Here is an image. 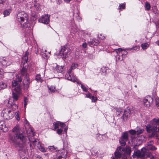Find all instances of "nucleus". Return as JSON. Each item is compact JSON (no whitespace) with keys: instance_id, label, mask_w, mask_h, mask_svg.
I'll return each instance as SVG.
<instances>
[{"instance_id":"37998d69","label":"nucleus","mask_w":159,"mask_h":159,"mask_svg":"<svg viewBox=\"0 0 159 159\" xmlns=\"http://www.w3.org/2000/svg\"><path fill=\"white\" fill-rule=\"evenodd\" d=\"M129 133L132 135H134L135 134H137L136 130H131L129 131Z\"/></svg>"},{"instance_id":"f03ea898","label":"nucleus","mask_w":159,"mask_h":159,"mask_svg":"<svg viewBox=\"0 0 159 159\" xmlns=\"http://www.w3.org/2000/svg\"><path fill=\"white\" fill-rule=\"evenodd\" d=\"M16 138L20 140V142L17 143L16 146L21 148V149L19 150L20 155L24 156L25 154L26 150L24 148L25 146L24 143L26 141V138L21 133H19L18 134H16Z\"/></svg>"},{"instance_id":"b1692460","label":"nucleus","mask_w":159,"mask_h":159,"mask_svg":"<svg viewBox=\"0 0 159 159\" xmlns=\"http://www.w3.org/2000/svg\"><path fill=\"white\" fill-rule=\"evenodd\" d=\"M11 12V10L10 9H8L5 10L3 12V15L4 16H9Z\"/></svg>"},{"instance_id":"338daca9","label":"nucleus","mask_w":159,"mask_h":159,"mask_svg":"<svg viewBox=\"0 0 159 159\" xmlns=\"http://www.w3.org/2000/svg\"><path fill=\"white\" fill-rule=\"evenodd\" d=\"M156 43L159 46V40L156 42Z\"/></svg>"},{"instance_id":"c03bdc74","label":"nucleus","mask_w":159,"mask_h":159,"mask_svg":"<svg viewBox=\"0 0 159 159\" xmlns=\"http://www.w3.org/2000/svg\"><path fill=\"white\" fill-rule=\"evenodd\" d=\"M120 9H123L125 7V4L123 3L122 4H120L119 5Z\"/></svg>"},{"instance_id":"39448f33","label":"nucleus","mask_w":159,"mask_h":159,"mask_svg":"<svg viewBox=\"0 0 159 159\" xmlns=\"http://www.w3.org/2000/svg\"><path fill=\"white\" fill-rule=\"evenodd\" d=\"M29 139L31 142L30 144L31 147L32 145H33L34 148L39 149L42 152H46V149L41 145L39 141L37 139H35L33 136L31 138H29Z\"/></svg>"},{"instance_id":"4be33fe9","label":"nucleus","mask_w":159,"mask_h":159,"mask_svg":"<svg viewBox=\"0 0 159 159\" xmlns=\"http://www.w3.org/2000/svg\"><path fill=\"white\" fill-rule=\"evenodd\" d=\"M13 132L16 135V134L19 133H20V129L19 126L16 125L13 128Z\"/></svg>"},{"instance_id":"5701e85b","label":"nucleus","mask_w":159,"mask_h":159,"mask_svg":"<svg viewBox=\"0 0 159 159\" xmlns=\"http://www.w3.org/2000/svg\"><path fill=\"white\" fill-rule=\"evenodd\" d=\"M7 87L6 84L3 82H0V90L4 89Z\"/></svg>"},{"instance_id":"4d7b16f0","label":"nucleus","mask_w":159,"mask_h":159,"mask_svg":"<svg viewBox=\"0 0 159 159\" xmlns=\"http://www.w3.org/2000/svg\"><path fill=\"white\" fill-rule=\"evenodd\" d=\"M116 59L119 61H121L122 60H121V59L120 58V56L119 55H117L116 57Z\"/></svg>"},{"instance_id":"8fccbe9b","label":"nucleus","mask_w":159,"mask_h":159,"mask_svg":"<svg viewBox=\"0 0 159 159\" xmlns=\"http://www.w3.org/2000/svg\"><path fill=\"white\" fill-rule=\"evenodd\" d=\"M97 99V98L96 97H94V96H92V102H95Z\"/></svg>"},{"instance_id":"4468645a","label":"nucleus","mask_w":159,"mask_h":159,"mask_svg":"<svg viewBox=\"0 0 159 159\" xmlns=\"http://www.w3.org/2000/svg\"><path fill=\"white\" fill-rule=\"evenodd\" d=\"M30 83V78L28 76H25L23 82L24 89H27L29 87Z\"/></svg>"},{"instance_id":"e433bc0d","label":"nucleus","mask_w":159,"mask_h":159,"mask_svg":"<svg viewBox=\"0 0 159 159\" xmlns=\"http://www.w3.org/2000/svg\"><path fill=\"white\" fill-rule=\"evenodd\" d=\"M9 113L8 115V116L9 117V120L12 119L14 116V113L13 111H12L11 110H10V112H9Z\"/></svg>"},{"instance_id":"0eeeda50","label":"nucleus","mask_w":159,"mask_h":159,"mask_svg":"<svg viewBox=\"0 0 159 159\" xmlns=\"http://www.w3.org/2000/svg\"><path fill=\"white\" fill-rule=\"evenodd\" d=\"M21 88L19 87H17L12 89V98H12V102H15L18 100L21 93Z\"/></svg>"},{"instance_id":"bf43d9fd","label":"nucleus","mask_w":159,"mask_h":159,"mask_svg":"<svg viewBox=\"0 0 159 159\" xmlns=\"http://www.w3.org/2000/svg\"><path fill=\"white\" fill-rule=\"evenodd\" d=\"M62 1L61 0H57V3L58 4H60L61 3Z\"/></svg>"},{"instance_id":"79ce46f5","label":"nucleus","mask_w":159,"mask_h":159,"mask_svg":"<svg viewBox=\"0 0 159 159\" xmlns=\"http://www.w3.org/2000/svg\"><path fill=\"white\" fill-rule=\"evenodd\" d=\"M63 130L61 129H59L57 130V133L59 135H61Z\"/></svg>"},{"instance_id":"c85d7f7f","label":"nucleus","mask_w":159,"mask_h":159,"mask_svg":"<svg viewBox=\"0 0 159 159\" xmlns=\"http://www.w3.org/2000/svg\"><path fill=\"white\" fill-rule=\"evenodd\" d=\"M151 5L148 2H146L145 3V8L146 10L149 11L150 9Z\"/></svg>"},{"instance_id":"603ef678","label":"nucleus","mask_w":159,"mask_h":159,"mask_svg":"<svg viewBox=\"0 0 159 159\" xmlns=\"http://www.w3.org/2000/svg\"><path fill=\"white\" fill-rule=\"evenodd\" d=\"M148 148L152 150H156L157 148L154 146H150Z\"/></svg>"},{"instance_id":"a211bd4d","label":"nucleus","mask_w":159,"mask_h":159,"mask_svg":"<svg viewBox=\"0 0 159 159\" xmlns=\"http://www.w3.org/2000/svg\"><path fill=\"white\" fill-rule=\"evenodd\" d=\"M0 129L4 132L7 131L8 130V128L6 127L5 121L3 120L0 121Z\"/></svg>"},{"instance_id":"7c9ffc66","label":"nucleus","mask_w":159,"mask_h":159,"mask_svg":"<svg viewBox=\"0 0 159 159\" xmlns=\"http://www.w3.org/2000/svg\"><path fill=\"white\" fill-rule=\"evenodd\" d=\"M91 45H97L99 43V41L96 39H93L92 41L89 42Z\"/></svg>"},{"instance_id":"4c0bfd02","label":"nucleus","mask_w":159,"mask_h":159,"mask_svg":"<svg viewBox=\"0 0 159 159\" xmlns=\"http://www.w3.org/2000/svg\"><path fill=\"white\" fill-rule=\"evenodd\" d=\"M35 80L38 82H41L43 81V80L41 78L40 75H37L36 76Z\"/></svg>"},{"instance_id":"dca6fc26","label":"nucleus","mask_w":159,"mask_h":159,"mask_svg":"<svg viewBox=\"0 0 159 159\" xmlns=\"http://www.w3.org/2000/svg\"><path fill=\"white\" fill-rule=\"evenodd\" d=\"M0 63L4 66H7L10 65L11 62L9 61L8 58L3 57L0 59Z\"/></svg>"},{"instance_id":"ea45409f","label":"nucleus","mask_w":159,"mask_h":159,"mask_svg":"<svg viewBox=\"0 0 159 159\" xmlns=\"http://www.w3.org/2000/svg\"><path fill=\"white\" fill-rule=\"evenodd\" d=\"M128 52H125V53L123 54H122L121 55L122 56V58L121 60H123L126 57V55L127 54Z\"/></svg>"},{"instance_id":"1a4fd4ad","label":"nucleus","mask_w":159,"mask_h":159,"mask_svg":"<svg viewBox=\"0 0 159 159\" xmlns=\"http://www.w3.org/2000/svg\"><path fill=\"white\" fill-rule=\"evenodd\" d=\"M71 70H69L68 71L67 73L65 75L66 79L74 82H76L78 84L80 83V82L77 79L75 76L71 74Z\"/></svg>"},{"instance_id":"69168bd1","label":"nucleus","mask_w":159,"mask_h":159,"mask_svg":"<svg viewBox=\"0 0 159 159\" xmlns=\"http://www.w3.org/2000/svg\"><path fill=\"white\" fill-rule=\"evenodd\" d=\"M156 25L159 26V21L157 22L156 23Z\"/></svg>"},{"instance_id":"052dcab7","label":"nucleus","mask_w":159,"mask_h":159,"mask_svg":"<svg viewBox=\"0 0 159 159\" xmlns=\"http://www.w3.org/2000/svg\"><path fill=\"white\" fill-rule=\"evenodd\" d=\"M6 0H0V3L3 4L5 2Z\"/></svg>"},{"instance_id":"a18cd8bd","label":"nucleus","mask_w":159,"mask_h":159,"mask_svg":"<svg viewBox=\"0 0 159 159\" xmlns=\"http://www.w3.org/2000/svg\"><path fill=\"white\" fill-rule=\"evenodd\" d=\"M81 87L83 91H87V89L82 84H81Z\"/></svg>"},{"instance_id":"c756f323","label":"nucleus","mask_w":159,"mask_h":159,"mask_svg":"<svg viewBox=\"0 0 159 159\" xmlns=\"http://www.w3.org/2000/svg\"><path fill=\"white\" fill-rule=\"evenodd\" d=\"M50 52H47L46 50H45L42 55L43 57L45 58L50 55Z\"/></svg>"},{"instance_id":"f3484780","label":"nucleus","mask_w":159,"mask_h":159,"mask_svg":"<svg viewBox=\"0 0 159 159\" xmlns=\"http://www.w3.org/2000/svg\"><path fill=\"white\" fill-rule=\"evenodd\" d=\"M130 111L129 109H125L124 111L122 117L124 121H126L130 116Z\"/></svg>"},{"instance_id":"680f3d73","label":"nucleus","mask_w":159,"mask_h":159,"mask_svg":"<svg viewBox=\"0 0 159 159\" xmlns=\"http://www.w3.org/2000/svg\"><path fill=\"white\" fill-rule=\"evenodd\" d=\"M37 159H43L41 157H37Z\"/></svg>"},{"instance_id":"2eb2a0df","label":"nucleus","mask_w":159,"mask_h":159,"mask_svg":"<svg viewBox=\"0 0 159 159\" xmlns=\"http://www.w3.org/2000/svg\"><path fill=\"white\" fill-rule=\"evenodd\" d=\"M10 112V109L8 108L2 110L1 113V116L3 117L4 119L8 120L9 117L8 115Z\"/></svg>"},{"instance_id":"cd10ccee","label":"nucleus","mask_w":159,"mask_h":159,"mask_svg":"<svg viewBox=\"0 0 159 159\" xmlns=\"http://www.w3.org/2000/svg\"><path fill=\"white\" fill-rule=\"evenodd\" d=\"M144 104V105L148 107L150 105V102H148V100L147 99H144L143 100Z\"/></svg>"},{"instance_id":"20e7f679","label":"nucleus","mask_w":159,"mask_h":159,"mask_svg":"<svg viewBox=\"0 0 159 159\" xmlns=\"http://www.w3.org/2000/svg\"><path fill=\"white\" fill-rule=\"evenodd\" d=\"M28 19V16L27 14L24 11L19 12L17 15V20L24 27H26L27 21Z\"/></svg>"},{"instance_id":"0e129e2a","label":"nucleus","mask_w":159,"mask_h":159,"mask_svg":"<svg viewBox=\"0 0 159 159\" xmlns=\"http://www.w3.org/2000/svg\"><path fill=\"white\" fill-rule=\"evenodd\" d=\"M156 132L157 133H159V128H158V129H157V131H156Z\"/></svg>"},{"instance_id":"aec40b11","label":"nucleus","mask_w":159,"mask_h":159,"mask_svg":"<svg viewBox=\"0 0 159 159\" xmlns=\"http://www.w3.org/2000/svg\"><path fill=\"white\" fill-rule=\"evenodd\" d=\"M8 103L10 105L12 109H16L18 108V106L15 104V102H12V98H10L8 101Z\"/></svg>"},{"instance_id":"a878e982","label":"nucleus","mask_w":159,"mask_h":159,"mask_svg":"<svg viewBox=\"0 0 159 159\" xmlns=\"http://www.w3.org/2000/svg\"><path fill=\"white\" fill-rule=\"evenodd\" d=\"M60 124H61V122L60 121H57L56 122H54L53 123L54 127L53 130H55L56 129L58 128Z\"/></svg>"},{"instance_id":"e2e57ef3","label":"nucleus","mask_w":159,"mask_h":159,"mask_svg":"<svg viewBox=\"0 0 159 159\" xmlns=\"http://www.w3.org/2000/svg\"><path fill=\"white\" fill-rule=\"evenodd\" d=\"M67 129H68V128L67 127H65V129H64V131L66 132L67 130Z\"/></svg>"},{"instance_id":"5fc2aeb1","label":"nucleus","mask_w":159,"mask_h":159,"mask_svg":"<svg viewBox=\"0 0 159 159\" xmlns=\"http://www.w3.org/2000/svg\"><path fill=\"white\" fill-rule=\"evenodd\" d=\"M86 97L88 98H90V94L89 93H87L86 94Z\"/></svg>"},{"instance_id":"393cba45","label":"nucleus","mask_w":159,"mask_h":159,"mask_svg":"<svg viewBox=\"0 0 159 159\" xmlns=\"http://www.w3.org/2000/svg\"><path fill=\"white\" fill-rule=\"evenodd\" d=\"M136 130L137 135H139L142 133L144 131V129H141L139 127H138L136 128Z\"/></svg>"},{"instance_id":"f704fd0d","label":"nucleus","mask_w":159,"mask_h":159,"mask_svg":"<svg viewBox=\"0 0 159 159\" xmlns=\"http://www.w3.org/2000/svg\"><path fill=\"white\" fill-rule=\"evenodd\" d=\"M78 66V64L76 63H73L72 64L69 70L72 71V70L75 69Z\"/></svg>"},{"instance_id":"ddd939ff","label":"nucleus","mask_w":159,"mask_h":159,"mask_svg":"<svg viewBox=\"0 0 159 159\" xmlns=\"http://www.w3.org/2000/svg\"><path fill=\"white\" fill-rule=\"evenodd\" d=\"M49 17L50 16L48 15H44L39 19V21L40 22L47 24L49 22Z\"/></svg>"},{"instance_id":"473e14b6","label":"nucleus","mask_w":159,"mask_h":159,"mask_svg":"<svg viewBox=\"0 0 159 159\" xmlns=\"http://www.w3.org/2000/svg\"><path fill=\"white\" fill-rule=\"evenodd\" d=\"M131 50H133V47L132 48H126L125 49H122L121 48H119L117 49V51H118L119 52L122 51H125V50H129L130 51Z\"/></svg>"},{"instance_id":"58836bf2","label":"nucleus","mask_w":159,"mask_h":159,"mask_svg":"<svg viewBox=\"0 0 159 159\" xmlns=\"http://www.w3.org/2000/svg\"><path fill=\"white\" fill-rule=\"evenodd\" d=\"M34 7L36 10L37 11H39L41 9L40 6L38 4L34 5Z\"/></svg>"},{"instance_id":"f257e3e1","label":"nucleus","mask_w":159,"mask_h":159,"mask_svg":"<svg viewBox=\"0 0 159 159\" xmlns=\"http://www.w3.org/2000/svg\"><path fill=\"white\" fill-rule=\"evenodd\" d=\"M131 152V148L130 147L126 146L125 148H124L119 146L115 153V157L117 159H127L126 155H129Z\"/></svg>"},{"instance_id":"6ab92c4d","label":"nucleus","mask_w":159,"mask_h":159,"mask_svg":"<svg viewBox=\"0 0 159 159\" xmlns=\"http://www.w3.org/2000/svg\"><path fill=\"white\" fill-rule=\"evenodd\" d=\"M29 54V52L28 51H26L24 56L22 58V62L23 64L26 63L28 59V55Z\"/></svg>"},{"instance_id":"9b49d317","label":"nucleus","mask_w":159,"mask_h":159,"mask_svg":"<svg viewBox=\"0 0 159 159\" xmlns=\"http://www.w3.org/2000/svg\"><path fill=\"white\" fill-rule=\"evenodd\" d=\"M22 80V78H21V76H20L19 75H17L16 76V78L15 80H13L11 84V86L12 88H16L17 87H20L18 84V82H20Z\"/></svg>"},{"instance_id":"864d4df0","label":"nucleus","mask_w":159,"mask_h":159,"mask_svg":"<svg viewBox=\"0 0 159 159\" xmlns=\"http://www.w3.org/2000/svg\"><path fill=\"white\" fill-rule=\"evenodd\" d=\"M10 141L11 143L14 142V138L13 137H11L10 139Z\"/></svg>"},{"instance_id":"3c124183","label":"nucleus","mask_w":159,"mask_h":159,"mask_svg":"<svg viewBox=\"0 0 159 159\" xmlns=\"http://www.w3.org/2000/svg\"><path fill=\"white\" fill-rule=\"evenodd\" d=\"M27 99L26 98H25L24 100V107L25 108L27 105Z\"/></svg>"},{"instance_id":"de8ad7c7","label":"nucleus","mask_w":159,"mask_h":159,"mask_svg":"<svg viewBox=\"0 0 159 159\" xmlns=\"http://www.w3.org/2000/svg\"><path fill=\"white\" fill-rule=\"evenodd\" d=\"M155 101H156V105L157 106L159 107V98H156Z\"/></svg>"},{"instance_id":"f8f14e48","label":"nucleus","mask_w":159,"mask_h":159,"mask_svg":"<svg viewBox=\"0 0 159 159\" xmlns=\"http://www.w3.org/2000/svg\"><path fill=\"white\" fill-rule=\"evenodd\" d=\"M67 152L64 150H59L57 153V158L65 159L66 158Z\"/></svg>"},{"instance_id":"72a5a7b5","label":"nucleus","mask_w":159,"mask_h":159,"mask_svg":"<svg viewBox=\"0 0 159 159\" xmlns=\"http://www.w3.org/2000/svg\"><path fill=\"white\" fill-rule=\"evenodd\" d=\"M148 46V44L147 43H143L141 45V47L144 50L147 49Z\"/></svg>"},{"instance_id":"13d9d810","label":"nucleus","mask_w":159,"mask_h":159,"mask_svg":"<svg viewBox=\"0 0 159 159\" xmlns=\"http://www.w3.org/2000/svg\"><path fill=\"white\" fill-rule=\"evenodd\" d=\"M82 46L83 48H86L87 46V43H84L82 44Z\"/></svg>"},{"instance_id":"6e6d98bb","label":"nucleus","mask_w":159,"mask_h":159,"mask_svg":"<svg viewBox=\"0 0 159 159\" xmlns=\"http://www.w3.org/2000/svg\"><path fill=\"white\" fill-rule=\"evenodd\" d=\"M66 125L64 123H62L61 122V124H60V126H61V128H63Z\"/></svg>"},{"instance_id":"423d86ee","label":"nucleus","mask_w":159,"mask_h":159,"mask_svg":"<svg viewBox=\"0 0 159 159\" xmlns=\"http://www.w3.org/2000/svg\"><path fill=\"white\" fill-rule=\"evenodd\" d=\"M148 150L145 148H142L141 151H137L134 152V157L138 158H143L146 156L147 159H152L151 157L150 154L148 155Z\"/></svg>"},{"instance_id":"2f4dec72","label":"nucleus","mask_w":159,"mask_h":159,"mask_svg":"<svg viewBox=\"0 0 159 159\" xmlns=\"http://www.w3.org/2000/svg\"><path fill=\"white\" fill-rule=\"evenodd\" d=\"M49 90L51 92H55L56 90V89L55 87L53 86H51L50 87H48Z\"/></svg>"},{"instance_id":"bb28decb","label":"nucleus","mask_w":159,"mask_h":159,"mask_svg":"<svg viewBox=\"0 0 159 159\" xmlns=\"http://www.w3.org/2000/svg\"><path fill=\"white\" fill-rule=\"evenodd\" d=\"M21 74L22 75H26V76H28L27 73V70L24 67L21 70Z\"/></svg>"},{"instance_id":"49530a36","label":"nucleus","mask_w":159,"mask_h":159,"mask_svg":"<svg viewBox=\"0 0 159 159\" xmlns=\"http://www.w3.org/2000/svg\"><path fill=\"white\" fill-rule=\"evenodd\" d=\"M140 48V47L139 46H137L134 47H133V50H136L138 49H139Z\"/></svg>"},{"instance_id":"7ed1b4c3","label":"nucleus","mask_w":159,"mask_h":159,"mask_svg":"<svg viewBox=\"0 0 159 159\" xmlns=\"http://www.w3.org/2000/svg\"><path fill=\"white\" fill-rule=\"evenodd\" d=\"M159 125V118L158 117L154 118L151 120L150 124L148 125L146 127L147 130L149 133L152 132L154 133L157 131V126Z\"/></svg>"},{"instance_id":"9d476101","label":"nucleus","mask_w":159,"mask_h":159,"mask_svg":"<svg viewBox=\"0 0 159 159\" xmlns=\"http://www.w3.org/2000/svg\"><path fill=\"white\" fill-rule=\"evenodd\" d=\"M128 139V133L127 132L123 133L121 138L119 139V143L121 145L120 146H125L126 144V142Z\"/></svg>"},{"instance_id":"a19ab883","label":"nucleus","mask_w":159,"mask_h":159,"mask_svg":"<svg viewBox=\"0 0 159 159\" xmlns=\"http://www.w3.org/2000/svg\"><path fill=\"white\" fill-rule=\"evenodd\" d=\"M48 149L49 150L52 151L54 150L56 148H55L54 146H51L48 147Z\"/></svg>"},{"instance_id":"412c9836","label":"nucleus","mask_w":159,"mask_h":159,"mask_svg":"<svg viewBox=\"0 0 159 159\" xmlns=\"http://www.w3.org/2000/svg\"><path fill=\"white\" fill-rule=\"evenodd\" d=\"M53 70L58 73H61L63 70V66L57 65V66L54 67Z\"/></svg>"},{"instance_id":"774afa93","label":"nucleus","mask_w":159,"mask_h":159,"mask_svg":"<svg viewBox=\"0 0 159 159\" xmlns=\"http://www.w3.org/2000/svg\"><path fill=\"white\" fill-rule=\"evenodd\" d=\"M3 73L2 71L1 70H0V75H2Z\"/></svg>"},{"instance_id":"09e8293b","label":"nucleus","mask_w":159,"mask_h":159,"mask_svg":"<svg viewBox=\"0 0 159 159\" xmlns=\"http://www.w3.org/2000/svg\"><path fill=\"white\" fill-rule=\"evenodd\" d=\"M98 37L100 39H101L102 40L104 39L105 38V37L102 34L98 35Z\"/></svg>"},{"instance_id":"c9c22d12","label":"nucleus","mask_w":159,"mask_h":159,"mask_svg":"<svg viewBox=\"0 0 159 159\" xmlns=\"http://www.w3.org/2000/svg\"><path fill=\"white\" fill-rule=\"evenodd\" d=\"M14 115L17 120H20V112L19 111H16L15 114H14Z\"/></svg>"},{"instance_id":"6e6552de","label":"nucleus","mask_w":159,"mask_h":159,"mask_svg":"<svg viewBox=\"0 0 159 159\" xmlns=\"http://www.w3.org/2000/svg\"><path fill=\"white\" fill-rule=\"evenodd\" d=\"M70 54V50L68 48L62 47L59 51V54L63 59H65L68 57Z\"/></svg>"}]
</instances>
